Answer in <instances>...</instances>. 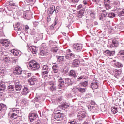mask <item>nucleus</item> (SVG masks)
Listing matches in <instances>:
<instances>
[{
  "mask_svg": "<svg viewBox=\"0 0 124 124\" xmlns=\"http://www.w3.org/2000/svg\"><path fill=\"white\" fill-rule=\"evenodd\" d=\"M77 122L75 120H69L67 124H77Z\"/></svg>",
  "mask_w": 124,
  "mask_h": 124,
  "instance_id": "obj_49",
  "label": "nucleus"
},
{
  "mask_svg": "<svg viewBox=\"0 0 124 124\" xmlns=\"http://www.w3.org/2000/svg\"><path fill=\"white\" fill-rule=\"evenodd\" d=\"M49 45L50 46H56V45H57V42L53 41H50Z\"/></svg>",
  "mask_w": 124,
  "mask_h": 124,
  "instance_id": "obj_51",
  "label": "nucleus"
},
{
  "mask_svg": "<svg viewBox=\"0 0 124 124\" xmlns=\"http://www.w3.org/2000/svg\"><path fill=\"white\" fill-rule=\"evenodd\" d=\"M80 65V60L77 59L73 60L72 63V67H78Z\"/></svg>",
  "mask_w": 124,
  "mask_h": 124,
  "instance_id": "obj_14",
  "label": "nucleus"
},
{
  "mask_svg": "<svg viewBox=\"0 0 124 124\" xmlns=\"http://www.w3.org/2000/svg\"><path fill=\"white\" fill-rule=\"evenodd\" d=\"M81 86H82V87H84V88H86V87H87L88 84V81H84L83 82L80 83Z\"/></svg>",
  "mask_w": 124,
  "mask_h": 124,
  "instance_id": "obj_46",
  "label": "nucleus"
},
{
  "mask_svg": "<svg viewBox=\"0 0 124 124\" xmlns=\"http://www.w3.org/2000/svg\"><path fill=\"white\" fill-rule=\"evenodd\" d=\"M87 116V112L85 111L80 112L78 115V119L82 121V120H84V118H86Z\"/></svg>",
  "mask_w": 124,
  "mask_h": 124,
  "instance_id": "obj_11",
  "label": "nucleus"
},
{
  "mask_svg": "<svg viewBox=\"0 0 124 124\" xmlns=\"http://www.w3.org/2000/svg\"><path fill=\"white\" fill-rule=\"evenodd\" d=\"M57 23H55L53 24H52V25L50 27L49 30H54L55 26H56Z\"/></svg>",
  "mask_w": 124,
  "mask_h": 124,
  "instance_id": "obj_57",
  "label": "nucleus"
},
{
  "mask_svg": "<svg viewBox=\"0 0 124 124\" xmlns=\"http://www.w3.org/2000/svg\"><path fill=\"white\" fill-rule=\"evenodd\" d=\"M49 72H50V67L48 65H43L42 68V74L43 76L47 77Z\"/></svg>",
  "mask_w": 124,
  "mask_h": 124,
  "instance_id": "obj_4",
  "label": "nucleus"
},
{
  "mask_svg": "<svg viewBox=\"0 0 124 124\" xmlns=\"http://www.w3.org/2000/svg\"><path fill=\"white\" fill-rule=\"evenodd\" d=\"M40 100V97H36L34 99V101H35V102H39Z\"/></svg>",
  "mask_w": 124,
  "mask_h": 124,
  "instance_id": "obj_56",
  "label": "nucleus"
},
{
  "mask_svg": "<svg viewBox=\"0 0 124 124\" xmlns=\"http://www.w3.org/2000/svg\"><path fill=\"white\" fill-rule=\"evenodd\" d=\"M79 59L80 58V56L76 55L73 53H70V60H73V59Z\"/></svg>",
  "mask_w": 124,
  "mask_h": 124,
  "instance_id": "obj_30",
  "label": "nucleus"
},
{
  "mask_svg": "<svg viewBox=\"0 0 124 124\" xmlns=\"http://www.w3.org/2000/svg\"><path fill=\"white\" fill-rule=\"evenodd\" d=\"M111 112L114 115L115 114H117V113H118V108H116L115 107H112L111 108Z\"/></svg>",
  "mask_w": 124,
  "mask_h": 124,
  "instance_id": "obj_34",
  "label": "nucleus"
},
{
  "mask_svg": "<svg viewBox=\"0 0 124 124\" xmlns=\"http://www.w3.org/2000/svg\"><path fill=\"white\" fill-rule=\"evenodd\" d=\"M52 51L53 52V53H57V52H58V47L57 46L52 47Z\"/></svg>",
  "mask_w": 124,
  "mask_h": 124,
  "instance_id": "obj_52",
  "label": "nucleus"
},
{
  "mask_svg": "<svg viewBox=\"0 0 124 124\" xmlns=\"http://www.w3.org/2000/svg\"><path fill=\"white\" fill-rule=\"evenodd\" d=\"M1 44L3 46H5L6 47H8L9 45H10V41H8V40L7 39H1L0 40Z\"/></svg>",
  "mask_w": 124,
  "mask_h": 124,
  "instance_id": "obj_16",
  "label": "nucleus"
},
{
  "mask_svg": "<svg viewBox=\"0 0 124 124\" xmlns=\"http://www.w3.org/2000/svg\"><path fill=\"white\" fill-rule=\"evenodd\" d=\"M73 46L74 49H75L77 53H79V52H82V50H83V45L76 43L74 44Z\"/></svg>",
  "mask_w": 124,
  "mask_h": 124,
  "instance_id": "obj_6",
  "label": "nucleus"
},
{
  "mask_svg": "<svg viewBox=\"0 0 124 124\" xmlns=\"http://www.w3.org/2000/svg\"><path fill=\"white\" fill-rule=\"evenodd\" d=\"M90 15L92 18H94V16L95 15V12H94V10H91L90 11Z\"/></svg>",
  "mask_w": 124,
  "mask_h": 124,
  "instance_id": "obj_35",
  "label": "nucleus"
},
{
  "mask_svg": "<svg viewBox=\"0 0 124 124\" xmlns=\"http://www.w3.org/2000/svg\"><path fill=\"white\" fill-rule=\"evenodd\" d=\"M31 15V13L29 10L25 11L24 12V16H25V18H30Z\"/></svg>",
  "mask_w": 124,
  "mask_h": 124,
  "instance_id": "obj_27",
  "label": "nucleus"
},
{
  "mask_svg": "<svg viewBox=\"0 0 124 124\" xmlns=\"http://www.w3.org/2000/svg\"><path fill=\"white\" fill-rule=\"evenodd\" d=\"M103 13H102V16H103L104 17H107V14H108V13H107V12H106V11H105V10H103Z\"/></svg>",
  "mask_w": 124,
  "mask_h": 124,
  "instance_id": "obj_53",
  "label": "nucleus"
},
{
  "mask_svg": "<svg viewBox=\"0 0 124 124\" xmlns=\"http://www.w3.org/2000/svg\"><path fill=\"white\" fill-rule=\"evenodd\" d=\"M27 78H29V77H31V73H28L26 74Z\"/></svg>",
  "mask_w": 124,
  "mask_h": 124,
  "instance_id": "obj_64",
  "label": "nucleus"
},
{
  "mask_svg": "<svg viewBox=\"0 0 124 124\" xmlns=\"http://www.w3.org/2000/svg\"><path fill=\"white\" fill-rule=\"evenodd\" d=\"M37 115L35 113H30L29 114V119L31 123H32L34 120H36Z\"/></svg>",
  "mask_w": 124,
  "mask_h": 124,
  "instance_id": "obj_19",
  "label": "nucleus"
},
{
  "mask_svg": "<svg viewBox=\"0 0 124 124\" xmlns=\"http://www.w3.org/2000/svg\"><path fill=\"white\" fill-rule=\"evenodd\" d=\"M23 70L20 66H16L13 69V73L14 75H21Z\"/></svg>",
  "mask_w": 124,
  "mask_h": 124,
  "instance_id": "obj_5",
  "label": "nucleus"
},
{
  "mask_svg": "<svg viewBox=\"0 0 124 124\" xmlns=\"http://www.w3.org/2000/svg\"><path fill=\"white\" fill-rule=\"evenodd\" d=\"M55 11L56 13H58L60 11V7L57 6L55 8Z\"/></svg>",
  "mask_w": 124,
  "mask_h": 124,
  "instance_id": "obj_59",
  "label": "nucleus"
},
{
  "mask_svg": "<svg viewBox=\"0 0 124 124\" xmlns=\"http://www.w3.org/2000/svg\"><path fill=\"white\" fill-rule=\"evenodd\" d=\"M87 90L86 88H81L80 87L78 88V91L80 92V93H84V92H86V90Z\"/></svg>",
  "mask_w": 124,
  "mask_h": 124,
  "instance_id": "obj_45",
  "label": "nucleus"
},
{
  "mask_svg": "<svg viewBox=\"0 0 124 124\" xmlns=\"http://www.w3.org/2000/svg\"><path fill=\"white\" fill-rule=\"evenodd\" d=\"M72 2L74 3H78V1H80V0H71Z\"/></svg>",
  "mask_w": 124,
  "mask_h": 124,
  "instance_id": "obj_63",
  "label": "nucleus"
},
{
  "mask_svg": "<svg viewBox=\"0 0 124 124\" xmlns=\"http://www.w3.org/2000/svg\"><path fill=\"white\" fill-rule=\"evenodd\" d=\"M54 115V119H55L56 121H62L63 118V114H62L60 112H55Z\"/></svg>",
  "mask_w": 124,
  "mask_h": 124,
  "instance_id": "obj_10",
  "label": "nucleus"
},
{
  "mask_svg": "<svg viewBox=\"0 0 124 124\" xmlns=\"http://www.w3.org/2000/svg\"><path fill=\"white\" fill-rule=\"evenodd\" d=\"M12 111H13V113H12L11 118L12 119H17V117H18V114H19V113H20L19 108H13L12 109Z\"/></svg>",
  "mask_w": 124,
  "mask_h": 124,
  "instance_id": "obj_8",
  "label": "nucleus"
},
{
  "mask_svg": "<svg viewBox=\"0 0 124 124\" xmlns=\"http://www.w3.org/2000/svg\"><path fill=\"white\" fill-rule=\"evenodd\" d=\"M55 10V5H52L50 6V9H49V12L50 14H53L54 13V11Z\"/></svg>",
  "mask_w": 124,
  "mask_h": 124,
  "instance_id": "obj_33",
  "label": "nucleus"
},
{
  "mask_svg": "<svg viewBox=\"0 0 124 124\" xmlns=\"http://www.w3.org/2000/svg\"><path fill=\"white\" fill-rule=\"evenodd\" d=\"M58 81V89H62V87H64V80L62 78H59Z\"/></svg>",
  "mask_w": 124,
  "mask_h": 124,
  "instance_id": "obj_17",
  "label": "nucleus"
},
{
  "mask_svg": "<svg viewBox=\"0 0 124 124\" xmlns=\"http://www.w3.org/2000/svg\"><path fill=\"white\" fill-rule=\"evenodd\" d=\"M98 87H99V82L98 80L96 79L93 80L91 85V88L92 89V90L98 89Z\"/></svg>",
  "mask_w": 124,
  "mask_h": 124,
  "instance_id": "obj_7",
  "label": "nucleus"
},
{
  "mask_svg": "<svg viewBox=\"0 0 124 124\" xmlns=\"http://www.w3.org/2000/svg\"><path fill=\"white\" fill-rule=\"evenodd\" d=\"M7 89L9 92H13L14 91V86L12 85H9Z\"/></svg>",
  "mask_w": 124,
  "mask_h": 124,
  "instance_id": "obj_39",
  "label": "nucleus"
},
{
  "mask_svg": "<svg viewBox=\"0 0 124 124\" xmlns=\"http://www.w3.org/2000/svg\"><path fill=\"white\" fill-rule=\"evenodd\" d=\"M29 66L31 70H38L40 68L39 63L36 62L34 60H31L29 62Z\"/></svg>",
  "mask_w": 124,
  "mask_h": 124,
  "instance_id": "obj_1",
  "label": "nucleus"
},
{
  "mask_svg": "<svg viewBox=\"0 0 124 124\" xmlns=\"http://www.w3.org/2000/svg\"><path fill=\"white\" fill-rule=\"evenodd\" d=\"M29 93H30V89L28 87L25 86L24 88L22 91V95H27V94H28Z\"/></svg>",
  "mask_w": 124,
  "mask_h": 124,
  "instance_id": "obj_23",
  "label": "nucleus"
},
{
  "mask_svg": "<svg viewBox=\"0 0 124 124\" xmlns=\"http://www.w3.org/2000/svg\"><path fill=\"white\" fill-rule=\"evenodd\" d=\"M15 88L16 91H20L22 90V85L20 84L19 80H16L15 82Z\"/></svg>",
  "mask_w": 124,
  "mask_h": 124,
  "instance_id": "obj_15",
  "label": "nucleus"
},
{
  "mask_svg": "<svg viewBox=\"0 0 124 124\" xmlns=\"http://www.w3.org/2000/svg\"><path fill=\"white\" fill-rule=\"evenodd\" d=\"M119 17H124V9L118 13Z\"/></svg>",
  "mask_w": 124,
  "mask_h": 124,
  "instance_id": "obj_37",
  "label": "nucleus"
},
{
  "mask_svg": "<svg viewBox=\"0 0 124 124\" xmlns=\"http://www.w3.org/2000/svg\"><path fill=\"white\" fill-rule=\"evenodd\" d=\"M11 52L14 55V56H21V52L19 50H17L16 49H13L11 50Z\"/></svg>",
  "mask_w": 124,
  "mask_h": 124,
  "instance_id": "obj_22",
  "label": "nucleus"
},
{
  "mask_svg": "<svg viewBox=\"0 0 124 124\" xmlns=\"http://www.w3.org/2000/svg\"><path fill=\"white\" fill-rule=\"evenodd\" d=\"M57 59L58 62H63L64 61V57L63 56H58Z\"/></svg>",
  "mask_w": 124,
  "mask_h": 124,
  "instance_id": "obj_44",
  "label": "nucleus"
},
{
  "mask_svg": "<svg viewBox=\"0 0 124 124\" xmlns=\"http://www.w3.org/2000/svg\"><path fill=\"white\" fill-rule=\"evenodd\" d=\"M118 55L119 56H124V50H120L118 52Z\"/></svg>",
  "mask_w": 124,
  "mask_h": 124,
  "instance_id": "obj_55",
  "label": "nucleus"
},
{
  "mask_svg": "<svg viewBox=\"0 0 124 124\" xmlns=\"http://www.w3.org/2000/svg\"><path fill=\"white\" fill-rule=\"evenodd\" d=\"M5 90V85L4 83H0V91H4Z\"/></svg>",
  "mask_w": 124,
  "mask_h": 124,
  "instance_id": "obj_41",
  "label": "nucleus"
},
{
  "mask_svg": "<svg viewBox=\"0 0 124 124\" xmlns=\"http://www.w3.org/2000/svg\"><path fill=\"white\" fill-rule=\"evenodd\" d=\"M77 92H78V87H75L71 90V93L73 94H75Z\"/></svg>",
  "mask_w": 124,
  "mask_h": 124,
  "instance_id": "obj_36",
  "label": "nucleus"
},
{
  "mask_svg": "<svg viewBox=\"0 0 124 124\" xmlns=\"http://www.w3.org/2000/svg\"><path fill=\"white\" fill-rule=\"evenodd\" d=\"M69 76L74 79H76V77L78 76V74H77L75 71L71 70L70 72Z\"/></svg>",
  "mask_w": 124,
  "mask_h": 124,
  "instance_id": "obj_24",
  "label": "nucleus"
},
{
  "mask_svg": "<svg viewBox=\"0 0 124 124\" xmlns=\"http://www.w3.org/2000/svg\"><path fill=\"white\" fill-rule=\"evenodd\" d=\"M113 72L115 73V75H120V74H121V72H122V71L121 69H114L113 70Z\"/></svg>",
  "mask_w": 124,
  "mask_h": 124,
  "instance_id": "obj_38",
  "label": "nucleus"
},
{
  "mask_svg": "<svg viewBox=\"0 0 124 124\" xmlns=\"http://www.w3.org/2000/svg\"><path fill=\"white\" fill-rule=\"evenodd\" d=\"M104 53L106 56H112L115 54V52L114 51H111L110 50H106Z\"/></svg>",
  "mask_w": 124,
  "mask_h": 124,
  "instance_id": "obj_25",
  "label": "nucleus"
},
{
  "mask_svg": "<svg viewBox=\"0 0 124 124\" xmlns=\"http://www.w3.org/2000/svg\"><path fill=\"white\" fill-rule=\"evenodd\" d=\"M81 8H83V5H82V4H80L77 8V10H80V9H81Z\"/></svg>",
  "mask_w": 124,
  "mask_h": 124,
  "instance_id": "obj_61",
  "label": "nucleus"
},
{
  "mask_svg": "<svg viewBox=\"0 0 124 124\" xmlns=\"http://www.w3.org/2000/svg\"><path fill=\"white\" fill-rule=\"evenodd\" d=\"M82 79H86V78H85V77H84V76H81L79 77V78H77V81H81V80H82Z\"/></svg>",
  "mask_w": 124,
  "mask_h": 124,
  "instance_id": "obj_54",
  "label": "nucleus"
},
{
  "mask_svg": "<svg viewBox=\"0 0 124 124\" xmlns=\"http://www.w3.org/2000/svg\"><path fill=\"white\" fill-rule=\"evenodd\" d=\"M29 49L32 54H36L37 53L38 48L36 46H30Z\"/></svg>",
  "mask_w": 124,
  "mask_h": 124,
  "instance_id": "obj_21",
  "label": "nucleus"
},
{
  "mask_svg": "<svg viewBox=\"0 0 124 124\" xmlns=\"http://www.w3.org/2000/svg\"><path fill=\"white\" fill-rule=\"evenodd\" d=\"M111 0H104V4L107 10H109V9H111V5H110V3H111Z\"/></svg>",
  "mask_w": 124,
  "mask_h": 124,
  "instance_id": "obj_13",
  "label": "nucleus"
},
{
  "mask_svg": "<svg viewBox=\"0 0 124 124\" xmlns=\"http://www.w3.org/2000/svg\"><path fill=\"white\" fill-rule=\"evenodd\" d=\"M114 5L115 8L120 6V2L119 1H115L114 2Z\"/></svg>",
  "mask_w": 124,
  "mask_h": 124,
  "instance_id": "obj_47",
  "label": "nucleus"
},
{
  "mask_svg": "<svg viewBox=\"0 0 124 124\" xmlns=\"http://www.w3.org/2000/svg\"><path fill=\"white\" fill-rule=\"evenodd\" d=\"M50 34H54V33L56 32V30H49V31Z\"/></svg>",
  "mask_w": 124,
  "mask_h": 124,
  "instance_id": "obj_58",
  "label": "nucleus"
},
{
  "mask_svg": "<svg viewBox=\"0 0 124 124\" xmlns=\"http://www.w3.org/2000/svg\"><path fill=\"white\" fill-rule=\"evenodd\" d=\"M14 28L15 30H16V31H21L22 30V27H20V23L19 22L14 25Z\"/></svg>",
  "mask_w": 124,
  "mask_h": 124,
  "instance_id": "obj_26",
  "label": "nucleus"
},
{
  "mask_svg": "<svg viewBox=\"0 0 124 124\" xmlns=\"http://www.w3.org/2000/svg\"><path fill=\"white\" fill-rule=\"evenodd\" d=\"M65 58H66V59H68V60H70V53L67 54V55H66Z\"/></svg>",
  "mask_w": 124,
  "mask_h": 124,
  "instance_id": "obj_62",
  "label": "nucleus"
},
{
  "mask_svg": "<svg viewBox=\"0 0 124 124\" xmlns=\"http://www.w3.org/2000/svg\"><path fill=\"white\" fill-rule=\"evenodd\" d=\"M55 83L54 82H52V86H50V89L51 91H56L57 89V87L54 84Z\"/></svg>",
  "mask_w": 124,
  "mask_h": 124,
  "instance_id": "obj_40",
  "label": "nucleus"
},
{
  "mask_svg": "<svg viewBox=\"0 0 124 124\" xmlns=\"http://www.w3.org/2000/svg\"><path fill=\"white\" fill-rule=\"evenodd\" d=\"M67 107H68V105H67L66 104H63L60 106V108L63 109V110H65Z\"/></svg>",
  "mask_w": 124,
  "mask_h": 124,
  "instance_id": "obj_42",
  "label": "nucleus"
},
{
  "mask_svg": "<svg viewBox=\"0 0 124 124\" xmlns=\"http://www.w3.org/2000/svg\"><path fill=\"white\" fill-rule=\"evenodd\" d=\"M119 46V42L116 40H112L110 44V48H115Z\"/></svg>",
  "mask_w": 124,
  "mask_h": 124,
  "instance_id": "obj_18",
  "label": "nucleus"
},
{
  "mask_svg": "<svg viewBox=\"0 0 124 124\" xmlns=\"http://www.w3.org/2000/svg\"><path fill=\"white\" fill-rule=\"evenodd\" d=\"M113 66L114 67H117L118 68H121V67H123V64L120 62H116L114 63Z\"/></svg>",
  "mask_w": 124,
  "mask_h": 124,
  "instance_id": "obj_28",
  "label": "nucleus"
},
{
  "mask_svg": "<svg viewBox=\"0 0 124 124\" xmlns=\"http://www.w3.org/2000/svg\"><path fill=\"white\" fill-rule=\"evenodd\" d=\"M1 55H3L4 57H3V61L5 62V63H8V62L10 61V57L8 55L6 54V52L4 50H1Z\"/></svg>",
  "mask_w": 124,
  "mask_h": 124,
  "instance_id": "obj_9",
  "label": "nucleus"
},
{
  "mask_svg": "<svg viewBox=\"0 0 124 124\" xmlns=\"http://www.w3.org/2000/svg\"><path fill=\"white\" fill-rule=\"evenodd\" d=\"M6 106L3 104H0V113H1L2 111L6 110Z\"/></svg>",
  "mask_w": 124,
  "mask_h": 124,
  "instance_id": "obj_31",
  "label": "nucleus"
},
{
  "mask_svg": "<svg viewBox=\"0 0 124 124\" xmlns=\"http://www.w3.org/2000/svg\"><path fill=\"white\" fill-rule=\"evenodd\" d=\"M88 108L90 112L94 113L97 109V105H96L94 101H91L90 104L88 106Z\"/></svg>",
  "mask_w": 124,
  "mask_h": 124,
  "instance_id": "obj_2",
  "label": "nucleus"
},
{
  "mask_svg": "<svg viewBox=\"0 0 124 124\" xmlns=\"http://www.w3.org/2000/svg\"><path fill=\"white\" fill-rule=\"evenodd\" d=\"M48 53H49V50H48L47 46H46L45 44H42L41 45V48L40 50L39 55H40V56H46Z\"/></svg>",
  "mask_w": 124,
  "mask_h": 124,
  "instance_id": "obj_3",
  "label": "nucleus"
},
{
  "mask_svg": "<svg viewBox=\"0 0 124 124\" xmlns=\"http://www.w3.org/2000/svg\"><path fill=\"white\" fill-rule=\"evenodd\" d=\"M108 18H113L116 17V14L113 12L109 13L108 15Z\"/></svg>",
  "mask_w": 124,
  "mask_h": 124,
  "instance_id": "obj_32",
  "label": "nucleus"
},
{
  "mask_svg": "<svg viewBox=\"0 0 124 124\" xmlns=\"http://www.w3.org/2000/svg\"><path fill=\"white\" fill-rule=\"evenodd\" d=\"M20 121H21V119L16 117V118H15L14 119V124H19L20 123Z\"/></svg>",
  "mask_w": 124,
  "mask_h": 124,
  "instance_id": "obj_48",
  "label": "nucleus"
},
{
  "mask_svg": "<svg viewBox=\"0 0 124 124\" xmlns=\"http://www.w3.org/2000/svg\"><path fill=\"white\" fill-rule=\"evenodd\" d=\"M105 18H106L105 17L102 16V14H101L100 20H101V21H104L105 20Z\"/></svg>",
  "mask_w": 124,
  "mask_h": 124,
  "instance_id": "obj_60",
  "label": "nucleus"
},
{
  "mask_svg": "<svg viewBox=\"0 0 124 124\" xmlns=\"http://www.w3.org/2000/svg\"><path fill=\"white\" fill-rule=\"evenodd\" d=\"M79 17L80 18H82V17H83V16H84V10H80L79 12Z\"/></svg>",
  "mask_w": 124,
  "mask_h": 124,
  "instance_id": "obj_43",
  "label": "nucleus"
},
{
  "mask_svg": "<svg viewBox=\"0 0 124 124\" xmlns=\"http://www.w3.org/2000/svg\"><path fill=\"white\" fill-rule=\"evenodd\" d=\"M65 84L68 87V86H72L73 84V80H72L71 79L69 78H68L66 79H65Z\"/></svg>",
  "mask_w": 124,
  "mask_h": 124,
  "instance_id": "obj_20",
  "label": "nucleus"
},
{
  "mask_svg": "<svg viewBox=\"0 0 124 124\" xmlns=\"http://www.w3.org/2000/svg\"><path fill=\"white\" fill-rule=\"evenodd\" d=\"M36 0H25L26 2H28V3H30V4H33L35 2V1Z\"/></svg>",
  "mask_w": 124,
  "mask_h": 124,
  "instance_id": "obj_50",
  "label": "nucleus"
},
{
  "mask_svg": "<svg viewBox=\"0 0 124 124\" xmlns=\"http://www.w3.org/2000/svg\"><path fill=\"white\" fill-rule=\"evenodd\" d=\"M52 69L54 73H58L59 71V66L57 64H54L52 67Z\"/></svg>",
  "mask_w": 124,
  "mask_h": 124,
  "instance_id": "obj_29",
  "label": "nucleus"
},
{
  "mask_svg": "<svg viewBox=\"0 0 124 124\" xmlns=\"http://www.w3.org/2000/svg\"><path fill=\"white\" fill-rule=\"evenodd\" d=\"M38 78L35 76H33L32 78L28 80V83L30 84V85H34L35 84V82L38 81Z\"/></svg>",
  "mask_w": 124,
  "mask_h": 124,
  "instance_id": "obj_12",
  "label": "nucleus"
}]
</instances>
